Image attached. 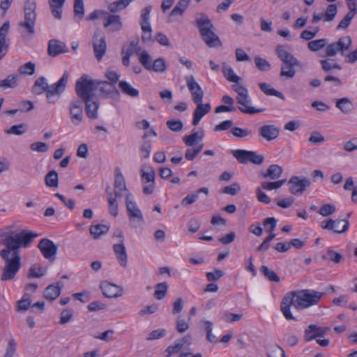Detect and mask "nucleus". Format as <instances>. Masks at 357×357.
<instances>
[{"label": "nucleus", "mask_w": 357, "mask_h": 357, "mask_svg": "<svg viewBox=\"0 0 357 357\" xmlns=\"http://www.w3.org/2000/svg\"><path fill=\"white\" fill-rule=\"evenodd\" d=\"M38 236L31 231L22 230L20 233L5 234L1 243L6 248L0 251V256L5 261L1 277L2 281L13 280L21 267V256L19 249L29 246Z\"/></svg>", "instance_id": "nucleus-1"}, {"label": "nucleus", "mask_w": 357, "mask_h": 357, "mask_svg": "<svg viewBox=\"0 0 357 357\" xmlns=\"http://www.w3.org/2000/svg\"><path fill=\"white\" fill-rule=\"evenodd\" d=\"M323 295L322 292L311 289L290 291L282 298L280 310L287 320L296 321L297 319L291 312V306L298 310H304L317 305Z\"/></svg>", "instance_id": "nucleus-2"}, {"label": "nucleus", "mask_w": 357, "mask_h": 357, "mask_svg": "<svg viewBox=\"0 0 357 357\" xmlns=\"http://www.w3.org/2000/svg\"><path fill=\"white\" fill-rule=\"evenodd\" d=\"M197 25L204 41L210 47L221 45L218 36L213 31V26L209 18L204 14L197 20Z\"/></svg>", "instance_id": "nucleus-3"}, {"label": "nucleus", "mask_w": 357, "mask_h": 357, "mask_svg": "<svg viewBox=\"0 0 357 357\" xmlns=\"http://www.w3.org/2000/svg\"><path fill=\"white\" fill-rule=\"evenodd\" d=\"M97 84L88 75H83L75 83V92L80 100L94 98Z\"/></svg>", "instance_id": "nucleus-4"}, {"label": "nucleus", "mask_w": 357, "mask_h": 357, "mask_svg": "<svg viewBox=\"0 0 357 357\" xmlns=\"http://www.w3.org/2000/svg\"><path fill=\"white\" fill-rule=\"evenodd\" d=\"M36 4L33 0H26L24 6V20L19 23V26L24 29V32L31 36L34 34L36 21Z\"/></svg>", "instance_id": "nucleus-5"}, {"label": "nucleus", "mask_w": 357, "mask_h": 357, "mask_svg": "<svg viewBox=\"0 0 357 357\" xmlns=\"http://www.w3.org/2000/svg\"><path fill=\"white\" fill-rule=\"evenodd\" d=\"M125 202L130 227L136 229L142 226L144 222L143 214L135 202L132 193L128 194Z\"/></svg>", "instance_id": "nucleus-6"}, {"label": "nucleus", "mask_w": 357, "mask_h": 357, "mask_svg": "<svg viewBox=\"0 0 357 357\" xmlns=\"http://www.w3.org/2000/svg\"><path fill=\"white\" fill-rule=\"evenodd\" d=\"M68 78L69 73L65 71L57 82L48 85L45 95L50 104H54L59 100L63 92L66 90Z\"/></svg>", "instance_id": "nucleus-7"}, {"label": "nucleus", "mask_w": 357, "mask_h": 357, "mask_svg": "<svg viewBox=\"0 0 357 357\" xmlns=\"http://www.w3.org/2000/svg\"><path fill=\"white\" fill-rule=\"evenodd\" d=\"M352 40L349 36L340 37L337 41L327 44L325 48V56L327 57L335 56L338 53L344 56L345 52L351 46Z\"/></svg>", "instance_id": "nucleus-8"}, {"label": "nucleus", "mask_w": 357, "mask_h": 357, "mask_svg": "<svg viewBox=\"0 0 357 357\" xmlns=\"http://www.w3.org/2000/svg\"><path fill=\"white\" fill-rule=\"evenodd\" d=\"M232 155L241 164L252 162L255 165H261L264 160L261 155L257 152L243 149H236L231 151Z\"/></svg>", "instance_id": "nucleus-9"}, {"label": "nucleus", "mask_w": 357, "mask_h": 357, "mask_svg": "<svg viewBox=\"0 0 357 357\" xmlns=\"http://www.w3.org/2000/svg\"><path fill=\"white\" fill-rule=\"evenodd\" d=\"M69 114L72 123L77 126L84 119L83 103L79 99H73L69 103Z\"/></svg>", "instance_id": "nucleus-10"}, {"label": "nucleus", "mask_w": 357, "mask_h": 357, "mask_svg": "<svg viewBox=\"0 0 357 357\" xmlns=\"http://www.w3.org/2000/svg\"><path fill=\"white\" fill-rule=\"evenodd\" d=\"M38 248L45 259L50 261H53L55 259L58 250V245L52 241L48 238H43L40 241Z\"/></svg>", "instance_id": "nucleus-11"}, {"label": "nucleus", "mask_w": 357, "mask_h": 357, "mask_svg": "<svg viewBox=\"0 0 357 357\" xmlns=\"http://www.w3.org/2000/svg\"><path fill=\"white\" fill-rule=\"evenodd\" d=\"M114 188V196H116L117 197H121L125 195V198H126L128 194L131 193L126 187L124 176L119 167H116L115 169Z\"/></svg>", "instance_id": "nucleus-12"}, {"label": "nucleus", "mask_w": 357, "mask_h": 357, "mask_svg": "<svg viewBox=\"0 0 357 357\" xmlns=\"http://www.w3.org/2000/svg\"><path fill=\"white\" fill-rule=\"evenodd\" d=\"M346 3L349 9V12L339 22L336 27L337 30L347 29L357 13V0H346Z\"/></svg>", "instance_id": "nucleus-13"}, {"label": "nucleus", "mask_w": 357, "mask_h": 357, "mask_svg": "<svg viewBox=\"0 0 357 357\" xmlns=\"http://www.w3.org/2000/svg\"><path fill=\"white\" fill-rule=\"evenodd\" d=\"M93 45L95 56L98 61H100L105 54L107 43L105 36L100 33H95L93 37Z\"/></svg>", "instance_id": "nucleus-14"}, {"label": "nucleus", "mask_w": 357, "mask_h": 357, "mask_svg": "<svg viewBox=\"0 0 357 357\" xmlns=\"http://www.w3.org/2000/svg\"><path fill=\"white\" fill-rule=\"evenodd\" d=\"M310 181L307 178H300L299 176H292L288 181L289 185V192L291 194L296 195L301 193L305 190L306 188L310 185Z\"/></svg>", "instance_id": "nucleus-15"}, {"label": "nucleus", "mask_w": 357, "mask_h": 357, "mask_svg": "<svg viewBox=\"0 0 357 357\" xmlns=\"http://www.w3.org/2000/svg\"><path fill=\"white\" fill-rule=\"evenodd\" d=\"M186 84L194 102L203 100L204 92L192 75L186 77Z\"/></svg>", "instance_id": "nucleus-16"}, {"label": "nucleus", "mask_w": 357, "mask_h": 357, "mask_svg": "<svg viewBox=\"0 0 357 357\" xmlns=\"http://www.w3.org/2000/svg\"><path fill=\"white\" fill-rule=\"evenodd\" d=\"M84 103L85 112L88 118L91 120H95L98 118V109L100 102L96 98H92L82 100Z\"/></svg>", "instance_id": "nucleus-17"}, {"label": "nucleus", "mask_w": 357, "mask_h": 357, "mask_svg": "<svg viewBox=\"0 0 357 357\" xmlns=\"http://www.w3.org/2000/svg\"><path fill=\"white\" fill-rule=\"evenodd\" d=\"M236 100L240 105L238 109L244 114H254L263 111L261 109H255L250 106L251 100L249 98L248 93L242 95V96L236 97Z\"/></svg>", "instance_id": "nucleus-18"}, {"label": "nucleus", "mask_w": 357, "mask_h": 357, "mask_svg": "<svg viewBox=\"0 0 357 357\" xmlns=\"http://www.w3.org/2000/svg\"><path fill=\"white\" fill-rule=\"evenodd\" d=\"M69 50L65 43L56 40L52 39L48 43L47 52L52 57H56L59 54L68 52Z\"/></svg>", "instance_id": "nucleus-19"}, {"label": "nucleus", "mask_w": 357, "mask_h": 357, "mask_svg": "<svg viewBox=\"0 0 357 357\" xmlns=\"http://www.w3.org/2000/svg\"><path fill=\"white\" fill-rule=\"evenodd\" d=\"M186 344L188 345L191 344V336L190 335L176 340L173 344L169 345L165 350L166 357H170L178 354Z\"/></svg>", "instance_id": "nucleus-20"}, {"label": "nucleus", "mask_w": 357, "mask_h": 357, "mask_svg": "<svg viewBox=\"0 0 357 357\" xmlns=\"http://www.w3.org/2000/svg\"><path fill=\"white\" fill-rule=\"evenodd\" d=\"M196 104V108L193 113L192 125L197 126L201 119L211 109L210 103H202V100H199L195 102Z\"/></svg>", "instance_id": "nucleus-21"}, {"label": "nucleus", "mask_w": 357, "mask_h": 357, "mask_svg": "<svg viewBox=\"0 0 357 357\" xmlns=\"http://www.w3.org/2000/svg\"><path fill=\"white\" fill-rule=\"evenodd\" d=\"M280 133L278 128L274 125H264L259 128V135L267 141L276 139Z\"/></svg>", "instance_id": "nucleus-22"}, {"label": "nucleus", "mask_w": 357, "mask_h": 357, "mask_svg": "<svg viewBox=\"0 0 357 357\" xmlns=\"http://www.w3.org/2000/svg\"><path fill=\"white\" fill-rule=\"evenodd\" d=\"M10 27L9 22H5L0 27V56L3 57L8 49L9 43L6 40V35Z\"/></svg>", "instance_id": "nucleus-23"}, {"label": "nucleus", "mask_w": 357, "mask_h": 357, "mask_svg": "<svg viewBox=\"0 0 357 357\" xmlns=\"http://www.w3.org/2000/svg\"><path fill=\"white\" fill-rule=\"evenodd\" d=\"M113 250L120 265L126 268L128 264V255L124 242L114 244Z\"/></svg>", "instance_id": "nucleus-24"}, {"label": "nucleus", "mask_w": 357, "mask_h": 357, "mask_svg": "<svg viewBox=\"0 0 357 357\" xmlns=\"http://www.w3.org/2000/svg\"><path fill=\"white\" fill-rule=\"evenodd\" d=\"M103 295L107 298H117L122 295L121 291L118 287L111 283H105L100 285Z\"/></svg>", "instance_id": "nucleus-25"}, {"label": "nucleus", "mask_w": 357, "mask_h": 357, "mask_svg": "<svg viewBox=\"0 0 357 357\" xmlns=\"http://www.w3.org/2000/svg\"><path fill=\"white\" fill-rule=\"evenodd\" d=\"M105 76L110 81V82H97V84H103V86H109L110 88H112V91H115V93H118L119 92L116 88L115 87V84L120 78V74L115 71L107 70L105 72Z\"/></svg>", "instance_id": "nucleus-26"}, {"label": "nucleus", "mask_w": 357, "mask_h": 357, "mask_svg": "<svg viewBox=\"0 0 357 357\" xmlns=\"http://www.w3.org/2000/svg\"><path fill=\"white\" fill-rule=\"evenodd\" d=\"M104 26L110 27L111 31L113 32L119 31L122 28L120 16L114 15H108L105 18Z\"/></svg>", "instance_id": "nucleus-27"}, {"label": "nucleus", "mask_w": 357, "mask_h": 357, "mask_svg": "<svg viewBox=\"0 0 357 357\" xmlns=\"http://www.w3.org/2000/svg\"><path fill=\"white\" fill-rule=\"evenodd\" d=\"M66 0H49L48 3L51 12L54 18L61 20L62 18L63 7Z\"/></svg>", "instance_id": "nucleus-28"}, {"label": "nucleus", "mask_w": 357, "mask_h": 357, "mask_svg": "<svg viewBox=\"0 0 357 357\" xmlns=\"http://www.w3.org/2000/svg\"><path fill=\"white\" fill-rule=\"evenodd\" d=\"M296 66H300V62H293V63H282L281 66V70L280 75L281 77H284L287 79L293 78L296 75V70L294 68Z\"/></svg>", "instance_id": "nucleus-29"}, {"label": "nucleus", "mask_w": 357, "mask_h": 357, "mask_svg": "<svg viewBox=\"0 0 357 357\" xmlns=\"http://www.w3.org/2000/svg\"><path fill=\"white\" fill-rule=\"evenodd\" d=\"M61 287L59 286V282L56 284H50L47 286L44 291V297L50 301L56 299L61 294Z\"/></svg>", "instance_id": "nucleus-30"}, {"label": "nucleus", "mask_w": 357, "mask_h": 357, "mask_svg": "<svg viewBox=\"0 0 357 357\" xmlns=\"http://www.w3.org/2000/svg\"><path fill=\"white\" fill-rule=\"evenodd\" d=\"M282 168L278 165H270L265 173H262L264 178H268L272 180H276L281 176Z\"/></svg>", "instance_id": "nucleus-31"}, {"label": "nucleus", "mask_w": 357, "mask_h": 357, "mask_svg": "<svg viewBox=\"0 0 357 357\" xmlns=\"http://www.w3.org/2000/svg\"><path fill=\"white\" fill-rule=\"evenodd\" d=\"M119 87L120 88L121 92L128 96L135 98L137 97L139 94L138 89L132 87L131 84L125 80L119 82Z\"/></svg>", "instance_id": "nucleus-32"}, {"label": "nucleus", "mask_w": 357, "mask_h": 357, "mask_svg": "<svg viewBox=\"0 0 357 357\" xmlns=\"http://www.w3.org/2000/svg\"><path fill=\"white\" fill-rule=\"evenodd\" d=\"M48 85L46 78L45 77H40L36 80L32 87V91L36 95L46 93Z\"/></svg>", "instance_id": "nucleus-33"}, {"label": "nucleus", "mask_w": 357, "mask_h": 357, "mask_svg": "<svg viewBox=\"0 0 357 357\" xmlns=\"http://www.w3.org/2000/svg\"><path fill=\"white\" fill-rule=\"evenodd\" d=\"M319 326L316 324H310L304 331V340L305 342H310L317 337L319 335Z\"/></svg>", "instance_id": "nucleus-34"}, {"label": "nucleus", "mask_w": 357, "mask_h": 357, "mask_svg": "<svg viewBox=\"0 0 357 357\" xmlns=\"http://www.w3.org/2000/svg\"><path fill=\"white\" fill-rule=\"evenodd\" d=\"M109 229V225L102 224L91 225L89 228L90 234L93 236L94 239H98L102 235L106 234Z\"/></svg>", "instance_id": "nucleus-35"}, {"label": "nucleus", "mask_w": 357, "mask_h": 357, "mask_svg": "<svg viewBox=\"0 0 357 357\" xmlns=\"http://www.w3.org/2000/svg\"><path fill=\"white\" fill-rule=\"evenodd\" d=\"M151 8L152 7L149 6L142 10L140 25L142 31H151V25L149 20Z\"/></svg>", "instance_id": "nucleus-36"}, {"label": "nucleus", "mask_w": 357, "mask_h": 357, "mask_svg": "<svg viewBox=\"0 0 357 357\" xmlns=\"http://www.w3.org/2000/svg\"><path fill=\"white\" fill-rule=\"evenodd\" d=\"M260 89L267 96H276L282 100H284V96L280 91H277L271 86V84L266 82H261L259 84Z\"/></svg>", "instance_id": "nucleus-37"}, {"label": "nucleus", "mask_w": 357, "mask_h": 357, "mask_svg": "<svg viewBox=\"0 0 357 357\" xmlns=\"http://www.w3.org/2000/svg\"><path fill=\"white\" fill-rule=\"evenodd\" d=\"M47 273V268L39 264H33L29 269L28 278H40Z\"/></svg>", "instance_id": "nucleus-38"}, {"label": "nucleus", "mask_w": 357, "mask_h": 357, "mask_svg": "<svg viewBox=\"0 0 357 357\" xmlns=\"http://www.w3.org/2000/svg\"><path fill=\"white\" fill-rule=\"evenodd\" d=\"M320 64L321 66V69L325 73H329L333 70H340L342 69V67L340 65H339L334 60L331 59L320 60Z\"/></svg>", "instance_id": "nucleus-39"}, {"label": "nucleus", "mask_w": 357, "mask_h": 357, "mask_svg": "<svg viewBox=\"0 0 357 357\" xmlns=\"http://www.w3.org/2000/svg\"><path fill=\"white\" fill-rule=\"evenodd\" d=\"M349 226V222L347 219L335 220L333 224V228L331 230L337 234L344 233L348 230Z\"/></svg>", "instance_id": "nucleus-40"}, {"label": "nucleus", "mask_w": 357, "mask_h": 357, "mask_svg": "<svg viewBox=\"0 0 357 357\" xmlns=\"http://www.w3.org/2000/svg\"><path fill=\"white\" fill-rule=\"evenodd\" d=\"M204 136V131L195 132L191 135L185 136L183 139L187 146H192L198 141H201Z\"/></svg>", "instance_id": "nucleus-41"}, {"label": "nucleus", "mask_w": 357, "mask_h": 357, "mask_svg": "<svg viewBox=\"0 0 357 357\" xmlns=\"http://www.w3.org/2000/svg\"><path fill=\"white\" fill-rule=\"evenodd\" d=\"M222 73L225 78L229 82L238 83L240 80V77L234 73L232 68L226 63H222Z\"/></svg>", "instance_id": "nucleus-42"}, {"label": "nucleus", "mask_w": 357, "mask_h": 357, "mask_svg": "<svg viewBox=\"0 0 357 357\" xmlns=\"http://www.w3.org/2000/svg\"><path fill=\"white\" fill-rule=\"evenodd\" d=\"M190 0H180L176 6L171 11L169 16L174 17L178 15H182L183 12L188 8Z\"/></svg>", "instance_id": "nucleus-43"}, {"label": "nucleus", "mask_w": 357, "mask_h": 357, "mask_svg": "<svg viewBox=\"0 0 357 357\" xmlns=\"http://www.w3.org/2000/svg\"><path fill=\"white\" fill-rule=\"evenodd\" d=\"M117 198L118 197L116 196H114L113 192H109V197H107L109 211V213L114 217H116L119 214Z\"/></svg>", "instance_id": "nucleus-44"}, {"label": "nucleus", "mask_w": 357, "mask_h": 357, "mask_svg": "<svg viewBox=\"0 0 357 357\" xmlns=\"http://www.w3.org/2000/svg\"><path fill=\"white\" fill-rule=\"evenodd\" d=\"M45 184L50 188H57L59 185L58 174L55 170L50 171L45 178Z\"/></svg>", "instance_id": "nucleus-45"}, {"label": "nucleus", "mask_w": 357, "mask_h": 357, "mask_svg": "<svg viewBox=\"0 0 357 357\" xmlns=\"http://www.w3.org/2000/svg\"><path fill=\"white\" fill-rule=\"evenodd\" d=\"M260 271L264 277L271 282H279L280 278L279 275L273 270L269 269L266 266H261Z\"/></svg>", "instance_id": "nucleus-46"}, {"label": "nucleus", "mask_w": 357, "mask_h": 357, "mask_svg": "<svg viewBox=\"0 0 357 357\" xmlns=\"http://www.w3.org/2000/svg\"><path fill=\"white\" fill-rule=\"evenodd\" d=\"M328 40L326 38L317 39L308 42L307 47L312 52H317L326 47Z\"/></svg>", "instance_id": "nucleus-47"}, {"label": "nucleus", "mask_w": 357, "mask_h": 357, "mask_svg": "<svg viewBox=\"0 0 357 357\" xmlns=\"http://www.w3.org/2000/svg\"><path fill=\"white\" fill-rule=\"evenodd\" d=\"M138 59L139 63L144 66V68L149 71L152 65V59L150 54L146 51L141 52L138 55Z\"/></svg>", "instance_id": "nucleus-48"}, {"label": "nucleus", "mask_w": 357, "mask_h": 357, "mask_svg": "<svg viewBox=\"0 0 357 357\" xmlns=\"http://www.w3.org/2000/svg\"><path fill=\"white\" fill-rule=\"evenodd\" d=\"M154 297L157 300H162L167 294L168 285L166 282H160L155 287Z\"/></svg>", "instance_id": "nucleus-49"}, {"label": "nucleus", "mask_w": 357, "mask_h": 357, "mask_svg": "<svg viewBox=\"0 0 357 357\" xmlns=\"http://www.w3.org/2000/svg\"><path fill=\"white\" fill-rule=\"evenodd\" d=\"M140 50L141 48L138 46V40H132L128 47H123L121 54H126L131 56L134 53H136L138 56L140 53Z\"/></svg>", "instance_id": "nucleus-50"}, {"label": "nucleus", "mask_w": 357, "mask_h": 357, "mask_svg": "<svg viewBox=\"0 0 357 357\" xmlns=\"http://www.w3.org/2000/svg\"><path fill=\"white\" fill-rule=\"evenodd\" d=\"M166 68L167 65L165 60L163 58H158L152 63L151 70L149 71L164 73L166 70Z\"/></svg>", "instance_id": "nucleus-51"}, {"label": "nucleus", "mask_w": 357, "mask_h": 357, "mask_svg": "<svg viewBox=\"0 0 357 357\" xmlns=\"http://www.w3.org/2000/svg\"><path fill=\"white\" fill-rule=\"evenodd\" d=\"M337 13V7L335 4H329L324 13V21L331 22L334 20Z\"/></svg>", "instance_id": "nucleus-52"}, {"label": "nucleus", "mask_w": 357, "mask_h": 357, "mask_svg": "<svg viewBox=\"0 0 357 357\" xmlns=\"http://www.w3.org/2000/svg\"><path fill=\"white\" fill-rule=\"evenodd\" d=\"M27 129V126L24 123H20L19 125H15L11 126L9 129L6 130L5 132L8 135H21L24 134Z\"/></svg>", "instance_id": "nucleus-53"}, {"label": "nucleus", "mask_w": 357, "mask_h": 357, "mask_svg": "<svg viewBox=\"0 0 357 357\" xmlns=\"http://www.w3.org/2000/svg\"><path fill=\"white\" fill-rule=\"evenodd\" d=\"M35 63L31 61H29L21 66L18 69V72L21 75H32L35 73Z\"/></svg>", "instance_id": "nucleus-54"}, {"label": "nucleus", "mask_w": 357, "mask_h": 357, "mask_svg": "<svg viewBox=\"0 0 357 357\" xmlns=\"http://www.w3.org/2000/svg\"><path fill=\"white\" fill-rule=\"evenodd\" d=\"M256 67L261 71H268L271 69L270 63L259 56L255 57Z\"/></svg>", "instance_id": "nucleus-55"}, {"label": "nucleus", "mask_w": 357, "mask_h": 357, "mask_svg": "<svg viewBox=\"0 0 357 357\" xmlns=\"http://www.w3.org/2000/svg\"><path fill=\"white\" fill-rule=\"evenodd\" d=\"M17 85V76L9 75L0 82V87L14 88Z\"/></svg>", "instance_id": "nucleus-56"}, {"label": "nucleus", "mask_w": 357, "mask_h": 357, "mask_svg": "<svg viewBox=\"0 0 357 357\" xmlns=\"http://www.w3.org/2000/svg\"><path fill=\"white\" fill-rule=\"evenodd\" d=\"M286 179L279 180L273 182H262L261 188L265 190H272L274 189L280 188L284 183Z\"/></svg>", "instance_id": "nucleus-57"}, {"label": "nucleus", "mask_w": 357, "mask_h": 357, "mask_svg": "<svg viewBox=\"0 0 357 357\" xmlns=\"http://www.w3.org/2000/svg\"><path fill=\"white\" fill-rule=\"evenodd\" d=\"M336 107L344 113H349L351 110V103L346 98L338 100Z\"/></svg>", "instance_id": "nucleus-58"}, {"label": "nucleus", "mask_w": 357, "mask_h": 357, "mask_svg": "<svg viewBox=\"0 0 357 357\" xmlns=\"http://www.w3.org/2000/svg\"><path fill=\"white\" fill-rule=\"evenodd\" d=\"M142 140V144L140 146V152L144 158H148L151 151V141L150 139Z\"/></svg>", "instance_id": "nucleus-59"}, {"label": "nucleus", "mask_w": 357, "mask_h": 357, "mask_svg": "<svg viewBox=\"0 0 357 357\" xmlns=\"http://www.w3.org/2000/svg\"><path fill=\"white\" fill-rule=\"evenodd\" d=\"M277 222L278 220L273 217L264 219L263 221V225L265 231L268 233L273 231L277 226Z\"/></svg>", "instance_id": "nucleus-60"}, {"label": "nucleus", "mask_w": 357, "mask_h": 357, "mask_svg": "<svg viewBox=\"0 0 357 357\" xmlns=\"http://www.w3.org/2000/svg\"><path fill=\"white\" fill-rule=\"evenodd\" d=\"M241 185L238 183H234L231 185L225 186L222 188V192L234 196L241 191Z\"/></svg>", "instance_id": "nucleus-61"}, {"label": "nucleus", "mask_w": 357, "mask_h": 357, "mask_svg": "<svg viewBox=\"0 0 357 357\" xmlns=\"http://www.w3.org/2000/svg\"><path fill=\"white\" fill-rule=\"evenodd\" d=\"M74 13L75 17H79L81 20L84 14V2L83 0H75L74 1Z\"/></svg>", "instance_id": "nucleus-62"}, {"label": "nucleus", "mask_w": 357, "mask_h": 357, "mask_svg": "<svg viewBox=\"0 0 357 357\" xmlns=\"http://www.w3.org/2000/svg\"><path fill=\"white\" fill-rule=\"evenodd\" d=\"M268 357H287L284 351L278 345L272 346L268 352Z\"/></svg>", "instance_id": "nucleus-63"}, {"label": "nucleus", "mask_w": 357, "mask_h": 357, "mask_svg": "<svg viewBox=\"0 0 357 357\" xmlns=\"http://www.w3.org/2000/svg\"><path fill=\"white\" fill-rule=\"evenodd\" d=\"M17 343L15 340H10L7 345L3 357H15L16 354Z\"/></svg>", "instance_id": "nucleus-64"}]
</instances>
